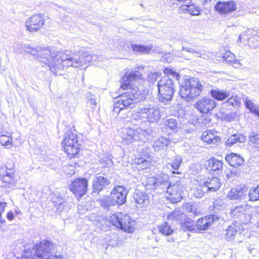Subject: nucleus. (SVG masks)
I'll return each mask as SVG.
<instances>
[{
  "instance_id": "obj_1",
  "label": "nucleus",
  "mask_w": 259,
  "mask_h": 259,
  "mask_svg": "<svg viewBox=\"0 0 259 259\" xmlns=\"http://www.w3.org/2000/svg\"><path fill=\"white\" fill-rule=\"evenodd\" d=\"M15 51L18 54L23 52L30 54L37 60L42 67L47 66L55 74L63 69L64 67H82L87 65L93 59L95 60V56H91L88 52L79 51L74 53L65 51L56 52L48 48L37 47L35 48L29 45L16 44Z\"/></svg>"
},
{
  "instance_id": "obj_2",
  "label": "nucleus",
  "mask_w": 259,
  "mask_h": 259,
  "mask_svg": "<svg viewBox=\"0 0 259 259\" xmlns=\"http://www.w3.org/2000/svg\"><path fill=\"white\" fill-rule=\"evenodd\" d=\"M140 78V73L137 71H127L122 77L121 88L127 91L117 97L115 100L113 112L119 118H123L126 115L125 112L128 108H132L134 103L138 102L143 91L139 87L132 85L133 81Z\"/></svg>"
},
{
  "instance_id": "obj_3",
  "label": "nucleus",
  "mask_w": 259,
  "mask_h": 259,
  "mask_svg": "<svg viewBox=\"0 0 259 259\" xmlns=\"http://www.w3.org/2000/svg\"><path fill=\"white\" fill-rule=\"evenodd\" d=\"M161 110L154 105H147L144 107L138 108L133 116L135 120L147 121L149 123H156L161 118Z\"/></svg>"
},
{
  "instance_id": "obj_4",
  "label": "nucleus",
  "mask_w": 259,
  "mask_h": 259,
  "mask_svg": "<svg viewBox=\"0 0 259 259\" xmlns=\"http://www.w3.org/2000/svg\"><path fill=\"white\" fill-rule=\"evenodd\" d=\"M175 81L168 76H162L158 82V100L167 105L171 101L175 92Z\"/></svg>"
},
{
  "instance_id": "obj_5",
  "label": "nucleus",
  "mask_w": 259,
  "mask_h": 259,
  "mask_svg": "<svg viewBox=\"0 0 259 259\" xmlns=\"http://www.w3.org/2000/svg\"><path fill=\"white\" fill-rule=\"evenodd\" d=\"M55 248V245L52 242L43 240L36 243L33 250L38 259H65L61 255L54 254Z\"/></svg>"
},
{
  "instance_id": "obj_6",
  "label": "nucleus",
  "mask_w": 259,
  "mask_h": 259,
  "mask_svg": "<svg viewBox=\"0 0 259 259\" xmlns=\"http://www.w3.org/2000/svg\"><path fill=\"white\" fill-rule=\"evenodd\" d=\"M202 91V85L194 78L186 79L182 82L180 88V95L185 99H192L200 95Z\"/></svg>"
},
{
  "instance_id": "obj_7",
  "label": "nucleus",
  "mask_w": 259,
  "mask_h": 259,
  "mask_svg": "<svg viewBox=\"0 0 259 259\" xmlns=\"http://www.w3.org/2000/svg\"><path fill=\"white\" fill-rule=\"evenodd\" d=\"M151 132L150 129L143 130L141 127L136 130L125 127L122 128L120 136L127 144H132L135 141H144Z\"/></svg>"
},
{
  "instance_id": "obj_8",
  "label": "nucleus",
  "mask_w": 259,
  "mask_h": 259,
  "mask_svg": "<svg viewBox=\"0 0 259 259\" xmlns=\"http://www.w3.org/2000/svg\"><path fill=\"white\" fill-rule=\"evenodd\" d=\"M167 220L170 222H177L180 225L181 229L185 232H193L195 230V223L192 219L187 217L186 214L179 210H175L167 216Z\"/></svg>"
},
{
  "instance_id": "obj_9",
  "label": "nucleus",
  "mask_w": 259,
  "mask_h": 259,
  "mask_svg": "<svg viewBox=\"0 0 259 259\" xmlns=\"http://www.w3.org/2000/svg\"><path fill=\"white\" fill-rule=\"evenodd\" d=\"M62 143L64 151L70 157L75 156L78 153L79 148L76 133L68 131Z\"/></svg>"
},
{
  "instance_id": "obj_10",
  "label": "nucleus",
  "mask_w": 259,
  "mask_h": 259,
  "mask_svg": "<svg viewBox=\"0 0 259 259\" xmlns=\"http://www.w3.org/2000/svg\"><path fill=\"white\" fill-rule=\"evenodd\" d=\"M110 222L125 232L132 233L134 231V222L131 221L130 217L126 214H113L110 217Z\"/></svg>"
},
{
  "instance_id": "obj_11",
  "label": "nucleus",
  "mask_w": 259,
  "mask_h": 259,
  "mask_svg": "<svg viewBox=\"0 0 259 259\" xmlns=\"http://www.w3.org/2000/svg\"><path fill=\"white\" fill-rule=\"evenodd\" d=\"M250 209L253 208L246 204L241 205L233 207L230 213L232 217L239 219L240 223L247 224L253 219L248 213Z\"/></svg>"
},
{
  "instance_id": "obj_12",
  "label": "nucleus",
  "mask_w": 259,
  "mask_h": 259,
  "mask_svg": "<svg viewBox=\"0 0 259 259\" xmlns=\"http://www.w3.org/2000/svg\"><path fill=\"white\" fill-rule=\"evenodd\" d=\"M166 198L172 203H175L180 201L182 199L183 187L180 181L171 185L168 182V185L165 188Z\"/></svg>"
},
{
  "instance_id": "obj_13",
  "label": "nucleus",
  "mask_w": 259,
  "mask_h": 259,
  "mask_svg": "<svg viewBox=\"0 0 259 259\" xmlns=\"http://www.w3.org/2000/svg\"><path fill=\"white\" fill-rule=\"evenodd\" d=\"M45 23L44 16L40 14H36L26 20L25 27L26 30L30 32H36L44 27Z\"/></svg>"
},
{
  "instance_id": "obj_14",
  "label": "nucleus",
  "mask_w": 259,
  "mask_h": 259,
  "mask_svg": "<svg viewBox=\"0 0 259 259\" xmlns=\"http://www.w3.org/2000/svg\"><path fill=\"white\" fill-rule=\"evenodd\" d=\"M127 192V190L124 186L116 185L112 190L109 196V199L114 205H122L126 201Z\"/></svg>"
},
{
  "instance_id": "obj_15",
  "label": "nucleus",
  "mask_w": 259,
  "mask_h": 259,
  "mask_svg": "<svg viewBox=\"0 0 259 259\" xmlns=\"http://www.w3.org/2000/svg\"><path fill=\"white\" fill-rule=\"evenodd\" d=\"M168 176L167 175L162 173L157 178L150 177L147 179L146 186L150 189H155L160 188L165 190V188L168 185Z\"/></svg>"
},
{
  "instance_id": "obj_16",
  "label": "nucleus",
  "mask_w": 259,
  "mask_h": 259,
  "mask_svg": "<svg viewBox=\"0 0 259 259\" xmlns=\"http://www.w3.org/2000/svg\"><path fill=\"white\" fill-rule=\"evenodd\" d=\"M88 181L84 178H78L73 180L69 186L70 190L76 196L81 197L87 192Z\"/></svg>"
},
{
  "instance_id": "obj_17",
  "label": "nucleus",
  "mask_w": 259,
  "mask_h": 259,
  "mask_svg": "<svg viewBox=\"0 0 259 259\" xmlns=\"http://www.w3.org/2000/svg\"><path fill=\"white\" fill-rule=\"evenodd\" d=\"M221 185L220 180L217 177L208 178L206 181L202 182L201 192L198 195L199 197H202L204 194L210 192H214L218 190Z\"/></svg>"
},
{
  "instance_id": "obj_18",
  "label": "nucleus",
  "mask_w": 259,
  "mask_h": 259,
  "mask_svg": "<svg viewBox=\"0 0 259 259\" xmlns=\"http://www.w3.org/2000/svg\"><path fill=\"white\" fill-rule=\"evenodd\" d=\"M216 104L213 99L204 97L198 100L195 107L200 113L206 114L211 111L215 107Z\"/></svg>"
},
{
  "instance_id": "obj_19",
  "label": "nucleus",
  "mask_w": 259,
  "mask_h": 259,
  "mask_svg": "<svg viewBox=\"0 0 259 259\" xmlns=\"http://www.w3.org/2000/svg\"><path fill=\"white\" fill-rule=\"evenodd\" d=\"M182 54L184 56L190 57V59L194 57H199L204 59H207L208 58V55L206 54L204 50L196 47L183 46L182 49Z\"/></svg>"
},
{
  "instance_id": "obj_20",
  "label": "nucleus",
  "mask_w": 259,
  "mask_h": 259,
  "mask_svg": "<svg viewBox=\"0 0 259 259\" xmlns=\"http://www.w3.org/2000/svg\"><path fill=\"white\" fill-rule=\"evenodd\" d=\"M204 167L210 174L219 175L223 170V163L222 161L212 157L205 162Z\"/></svg>"
},
{
  "instance_id": "obj_21",
  "label": "nucleus",
  "mask_w": 259,
  "mask_h": 259,
  "mask_svg": "<svg viewBox=\"0 0 259 259\" xmlns=\"http://www.w3.org/2000/svg\"><path fill=\"white\" fill-rule=\"evenodd\" d=\"M237 6L234 1L219 2L217 3L214 8L220 14H226L232 12L237 9Z\"/></svg>"
},
{
  "instance_id": "obj_22",
  "label": "nucleus",
  "mask_w": 259,
  "mask_h": 259,
  "mask_svg": "<svg viewBox=\"0 0 259 259\" xmlns=\"http://www.w3.org/2000/svg\"><path fill=\"white\" fill-rule=\"evenodd\" d=\"M218 220L219 218L217 215H208L198 220L196 223L197 228L200 230H205Z\"/></svg>"
},
{
  "instance_id": "obj_23",
  "label": "nucleus",
  "mask_w": 259,
  "mask_h": 259,
  "mask_svg": "<svg viewBox=\"0 0 259 259\" xmlns=\"http://www.w3.org/2000/svg\"><path fill=\"white\" fill-rule=\"evenodd\" d=\"M247 193L246 187L244 185L237 186L232 189L228 194V197L232 200L242 198Z\"/></svg>"
},
{
  "instance_id": "obj_24",
  "label": "nucleus",
  "mask_w": 259,
  "mask_h": 259,
  "mask_svg": "<svg viewBox=\"0 0 259 259\" xmlns=\"http://www.w3.org/2000/svg\"><path fill=\"white\" fill-rule=\"evenodd\" d=\"M202 140L208 144L217 145L220 141V138L214 131H206L202 133Z\"/></svg>"
},
{
  "instance_id": "obj_25",
  "label": "nucleus",
  "mask_w": 259,
  "mask_h": 259,
  "mask_svg": "<svg viewBox=\"0 0 259 259\" xmlns=\"http://www.w3.org/2000/svg\"><path fill=\"white\" fill-rule=\"evenodd\" d=\"M109 181L101 176H96L94 180L93 187L96 191H100L109 184Z\"/></svg>"
},
{
  "instance_id": "obj_26",
  "label": "nucleus",
  "mask_w": 259,
  "mask_h": 259,
  "mask_svg": "<svg viewBox=\"0 0 259 259\" xmlns=\"http://www.w3.org/2000/svg\"><path fill=\"white\" fill-rule=\"evenodd\" d=\"M134 198L136 203L141 205V207L145 206L149 203L148 195L143 191L137 190L134 194Z\"/></svg>"
},
{
  "instance_id": "obj_27",
  "label": "nucleus",
  "mask_w": 259,
  "mask_h": 259,
  "mask_svg": "<svg viewBox=\"0 0 259 259\" xmlns=\"http://www.w3.org/2000/svg\"><path fill=\"white\" fill-rule=\"evenodd\" d=\"M225 159L231 166L234 167L241 165L244 162L243 158L235 153H231L227 155Z\"/></svg>"
},
{
  "instance_id": "obj_28",
  "label": "nucleus",
  "mask_w": 259,
  "mask_h": 259,
  "mask_svg": "<svg viewBox=\"0 0 259 259\" xmlns=\"http://www.w3.org/2000/svg\"><path fill=\"white\" fill-rule=\"evenodd\" d=\"M240 230V226L239 223H237L235 221L229 226L228 228L225 231V236L226 239L232 240Z\"/></svg>"
},
{
  "instance_id": "obj_29",
  "label": "nucleus",
  "mask_w": 259,
  "mask_h": 259,
  "mask_svg": "<svg viewBox=\"0 0 259 259\" xmlns=\"http://www.w3.org/2000/svg\"><path fill=\"white\" fill-rule=\"evenodd\" d=\"M211 96L218 101H223L228 98L230 95L229 91L219 89H212L210 91Z\"/></svg>"
},
{
  "instance_id": "obj_30",
  "label": "nucleus",
  "mask_w": 259,
  "mask_h": 259,
  "mask_svg": "<svg viewBox=\"0 0 259 259\" xmlns=\"http://www.w3.org/2000/svg\"><path fill=\"white\" fill-rule=\"evenodd\" d=\"M130 46L131 49L134 52L143 54H147L150 53L153 48L152 45L145 46L131 44Z\"/></svg>"
},
{
  "instance_id": "obj_31",
  "label": "nucleus",
  "mask_w": 259,
  "mask_h": 259,
  "mask_svg": "<svg viewBox=\"0 0 259 259\" xmlns=\"http://www.w3.org/2000/svg\"><path fill=\"white\" fill-rule=\"evenodd\" d=\"M15 184L14 173L11 169H9L8 175L2 177L0 180V186L2 187H9L13 186Z\"/></svg>"
},
{
  "instance_id": "obj_32",
  "label": "nucleus",
  "mask_w": 259,
  "mask_h": 259,
  "mask_svg": "<svg viewBox=\"0 0 259 259\" xmlns=\"http://www.w3.org/2000/svg\"><path fill=\"white\" fill-rule=\"evenodd\" d=\"M167 165H169L174 170H178L182 162V158L179 155H175L171 159L169 157L166 158Z\"/></svg>"
},
{
  "instance_id": "obj_33",
  "label": "nucleus",
  "mask_w": 259,
  "mask_h": 259,
  "mask_svg": "<svg viewBox=\"0 0 259 259\" xmlns=\"http://www.w3.org/2000/svg\"><path fill=\"white\" fill-rule=\"evenodd\" d=\"M246 141L245 137L240 134H235L230 136L226 141V145L231 147L237 142L243 143Z\"/></svg>"
},
{
  "instance_id": "obj_34",
  "label": "nucleus",
  "mask_w": 259,
  "mask_h": 259,
  "mask_svg": "<svg viewBox=\"0 0 259 259\" xmlns=\"http://www.w3.org/2000/svg\"><path fill=\"white\" fill-rule=\"evenodd\" d=\"M163 124L171 131L176 133L179 131L180 127L176 119L170 118L163 121Z\"/></svg>"
},
{
  "instance_id": "obj_35",
  "label": "nucleus",
  "mask_w": 259,
  "mask_h": 259,
  "mask_svg": "<svg viewBox=\"0 0 259 259\" xmlns=\"http://www.w3.org/2000/svg\"><path fill=\"white\" fill-rule=\"evenodd\" d=\"M170 141L169 139L161 137L154 141L153 147L156 150H158L161 148H163L164 147L167 146L170 144Z\"/></svg>"
},
{
  "instance_id": "obj_36",
  "label": "nucleus",
  "mask_w": 259,
  "mask_h": 259,
  "mask_svg": "<svg viewBox=\"0 0 259 259\" xmlns=\"http://www.w3.org/2000/svg\"><path fill=\"white\" fill-rule=\"evenodd\" d=\"M158 228L159 233L164 235H170L174 232L171 227L166 222H163L161 225H158Z\"/></svg>"
},
{
  "instance_id": "obj_37",
  "label": "nucleus",
  "mask_w": 259,
  "mask_h": 259,
  "mask_svg": "<svg viewBox=\"0 0 259 259\" xmlns=\"http://www.w3.org/2000/svg\"><path fill=\"white\" fill-rule=\"evenodd\" d=\"M182 10L185 13H188L192 15L197 16L199 14V9L194 5H186L183 7Z\"/></svg>"
},
{
  "instance_id": "obj_38",
  "label": "nucleus",
  "mask_w": 259,
  "mask_h": 259,
  "mask_svg": "<svg viewBox=\"0 0 259 259\" xmlns=\"http://www.w3.org/2000/svg\"><path fill=\"white\" fill-rule=\"evenodd\" d=\"M52 200L54 206L56 207L57 211L61 212L64 208L63 199L59 196H53Z\"/></svg>"
},
{
  "instance_id": "obj_39",
  "label": "nucleus",
  "mask_w": 259,
  "mask_h": 259,
  "mask_svg": "<svg viewBox=\"0 0 259 259\" xmlns=\"http://www.w3.org/2000/svg\"><path fill=\"white\" fill-rule=\"evenodd\" d=\"M185 208L186 211L190 213L191 216H198L201 213L196 204L188 203L185 205Z\"/></svg>"
},
{
  "instance_id": "obj_40",
  "label": "nucleus",
  "mask_w": 259,
  "mask_h": 259,
  "mask_svg": "<svg viewBox=\"0 0 259 259\" xmlns=\"http://www.w3.org/2000/svg\"><path fill=\"white\" fill-rule=\"evenodd\" d=\"M0 144L4 146L10 148L12 146V138L5 135H0Z\"/></svg>"
},
{
  "instance_id": "obj_41",
  "label": "nucleus",
  "mask_w": 259,
  "mask_h": 259,
  "mask_svg": "<svg viewBox=\"0 0 259 259\" xmlns=\"http://www.w3.org/2000/svg\"><path fill=\"white\" fill-rule=\"evenodd\" d=\"M249 142L250 145L259 150V134L252 133L250 137Z\"/></svg>"
},
{
  "instance_id": "obj_42",
  "label": "nucleus",
  "mask_w": 259,
  "mask_h": 259,
  "mask_svg": "<svg viewBox=\"0 0 259 259\" xmlns=\"http://www.w3.org/2000/svg\"><path fill=\"white\" fill-rule=\"evenodd\" d=\"M226 103L233 107H237L240 103V98L237 96H232L227 100Z\"/></svg>"
},
{
  "instance_id": "obj_43",
  "label": "nucleus",
  "mask_w": 259,
  "mask_h": 259,
  "mask_svg": "<svg viewBox=\"0 0 259 259\" xmlns=\"http://www.w3.org/2000/svg\"><path fill=\"white\" fill-rule=\"evenodd\" d=\"M137 163L139 166V168L141 169H146L151 165V162L144 158H139L138 160Z\"/></svg>"
},
{
  "instance_id": "obj_44",
  "label": "nucleus",
  "mask_w": 259,
  "mask_h": 259,
  "mask_svg": "<svg viewBox=\"0 0 259 259\" xmlns=\"http://www.w3.org/2000/svg\"><path fill=\"white\" fill-rule=\"evenodd\" d=\"M256 190V187L249 191L248 195L251 201H256L259 199V193Z\"/></svg>"
},
{
  "instance_id": "obj_45",
  "label": "nucleus",
  "mask_w": 259,
  "mask_h": 259,
  "mask_svg": "<svg viewBox=\"0 0 259 259\" xmlns=\"http://www.w3.org/2000/svg\"><path fill=\"white\" fill-rule=\"evenodd\" d=\"M63 170L67 175H72L75 173V167L71 164L66 165L63 167Z\"/></svg>"
},
{
  "instance_id": "obj_46",
  "label": "nucleus",
  "mask_w": 259,
  "mask_h": 259,
  "mask_svg": "<svg viewBox=\"0 0 259 259\" xmlns=\"http://www.w3.org/2000/svg\"><path fill=\"white\" fill-rule=\"evenodd\" d=\"M223 59L227 63H233L236 62L235 57L233 54L230 52H227L223 56Z\"/></svg>"
},
{
  "instance_id": "obj_47",
  "label": "nucleus",
  "mask_w": 259,
  "mask_h": 259,
  "mask_svg": "<svg viewBox=\"0 0 259 259\" xmlns=\"http://www.w3.org/2000/svg\"><path fill=\"white\" fill-rule=\"evenodd\" d=\"M160 76L159 72H150L148 75V81L151 83L154 82Z\"/></svg>"
},
{
  "instance_id": "obj_48",
  "label": "nucleus",
  "mask_w": 259,
  "mask_h": 259,
  "mask_svg": "<svg viewBox=\"0 0 259 259\" xmlns=\"http://www.w3.org/2000/svg\"><path fill=\"white\" fill-rule=\"evenodd\" d=\"M243 101L245 107L249 110L252 108L255 105V104H254L252 101L250 100L248 97L246 96L243 98Z\"/></svg>"
},
{
  "instance_id": "obj_49",
  "label": "nucleus",
  "mask_w": 259,
  "mask_h": 259,
  "mask_svg": "<svg viewBox=\"0 0 259 259\" xmlns=\"http://www.w3.org/2000/svg\"><path fill=\"white\" fill-rule=\"evenodd\" d=\"M100 204L101 206L105 208H107L109 206L114 205V204H112V201L110 200V199H109V196L101 200Z\"/></svg>"
},
{
  "instance_id": "obj_50",
  "label": "nucleus",
  "mask_w": 259,
  "mask_h": 259,
  "mask_svg": "<svg viewBox=\"0 0 259 259\" xmlns=\"http://www.w3.org/2000/svg\"><path fill=\"white\" fill-rule=\"evenodd\" d=\"M101 163L103 166L108 167L112 165V161L111 158L107 157L100 159Z\"/></svg>"
},
{
  "instance_id": "obj_51",
  "label": "nucleus",
  "mask_w": 259,
  "mask_h": 259,
  "mask_svg": "<svg viewBox=\"0 0 259 259\" xmlns=\"http://www.w3.org/2000/svg\"><path fill=\"white\" fill-rule=\"evenodd\" d=\"M7 205V203L5 202H0V223L1 224L5 222V220L2 218V215Z\"/></svg>"
},
{
  "instance_id": "obj_52",
  "label": "nucleus",
  "mask_w": 259,
  "mask_h": 259,
  "mask_svg": "<svg viewBox=\"0 0 259 259\" xmlns=\"http://www.w3.org/2000/svg\"><path fill=\"white\" fill-rule=\"evenodd\" d=\"M9 172V170H8V168L6 166H3L0 168V179H1L2 177H4L7 175Z\"/></svg>"
},
{
  "instance_id": "obj_53",
  "label": "nucleus",
  "mask_w": 259,
  "mask_h": 259,
  "mask_svg": "<svg viewBox=\"0 0 259 259\" xmlns=\"http://www.w3.org/2000/svg\"><path fill=\"white\" fill-rule=\"evenodd\" d=\"M249 110L252 113L259 117V105H255L252 108L250 109Z\"/></svg>"
},
{
  "instance_id": "obj_54",
  "label": "nucleus",
  "mask_w": 259,
  "mask_h": 259,
  "mask_svg": "<svg viewBox=\"0 0 259 259\" xmlns=\"http://www.w3.org/2000/svg\"><path fill=\"white\" fill-rule=\"evenodd\" d=\"M249 110L252 113L259 117V105H255L252 108L250 109Z\"/></svg>"
},
{
  "instance_id": "obj_55",
  "label": "nucleus",
  "mask_w": 259,
  "mask_h": 259,
  "mask_svg": "<svg viewBox=\"0 0 259 259\" xmlns=\"http://www.w3.org/2000/svg\"><path fill=\"white\" fill-rule=\"evenodd\" d=\"M164 72L166 74H173L174 76H178L179 74L175 71H172L171 69L168 68H165L164 70Z\"/></svg>"
},
{
  "instance_id": "obj_56",
  "label": "nucleus",
  "mask_w": 259,
  "mask_h": 259,
  "mask_svg": "<svg viewBox=\"0 0 259 259\" xmlns=\"http://www.w3.org/2000/svg\"><path fill=\"white\" fill-rule=\"evenodd\" d=\"M202 187V182L200 184V185L196 188V190L194 192V194L195 196L197 198H201V197H198V195L201 192L200 187Z\"/></svg>"
},
{
  "instance_id": "obj_57",
  "label": "nucleus",
  "mask_w": 259,
  "mask_h": 259,
  "mask_svg": "<svg viewBox=\"0 0 259 259\" xmlns=\"http://www.w3.org/2000/svg\"><path fill=\"white\" fill-rule=\"evenodd\" d=\"M88 103L91 105H96L97 104V102L96 99L93 97H90V98L88 99Z\"/></svg>"
},
{
  "instance_id": "obj_58",
  "label": "nucleus",
  "mask_w": 259,
  "mask_h": 259,
  "mask_svg": "<svg viewBox=\"0 0 259 259\" xmlns=\"http://www.w3.org/2000/svg\"><path fill=\"white\" fill-rule=\"evenodd\" d=\"M7 218L9 221H12L14 218V215L12 211H9L7 214Z\"/></svg>"
},
{
  "instance_id": "obj_59",
  "label": "nucleus",
  "mask_w": 259,
  "mask_h": 259,
  "mask_svg": "<svg viewBox=\"0 0 259 259\" xmlns=\"http://www.w3.org/2000/svg\"><path fill=\"white\" fill-rule=\"evenodd\" d=\"M246 36V33H243L242 34H240V35L239 36L238 41L240 42H242V39L243 38H244V36Z\"/></svg>"
},
{
  "instance_id": "obj_60",
  "label": "nucleus",
  "mask_w": 259,
  "mask_h": 259,
  "mask_svg": "<svg viewBox=\"0 0 259 259\" xmlns=\"http://www.w3.org/2000/svg\"><path fill=\"white\" fill-rule=\"evenodd\" d=\"M2 68H3V66L2 65V59H1V57H0V70H3Z\"/></svg>"
},
{
  "instance_id": "obj_61",
  "label": "nucleus",
  "mask_w": 259,
  "mask_h": 259,
  "mask_svg": "<svg viewBox=\"0 0 259 259\" xmlns=\"http://www.w3.org/2000/svg\"><path fill=\"white\" fill-rule=\"evenodd\" d=\"M20 213V210L19 209L15 210L16 214H19Z\"/></svg>"
},
{
  "instance_id": "obj_62",
  "label": "nucleus",
  "mask_w": 259,
  "mask_h": 259,
  "mask_svg": "<svg viewBox=\"0 0 259 259\" xmlns=\"http://www.w3.org/2000/svg\"><path fill=\"white\" fill-rule=\"evenodd\" d=\"M155 240L156 242H158L160 240V238L159 237H155Z\"/></svg>"
},
{
  "instance_id": "obj_63",
  "label": "nucleus",
  "mask_w": 259,
  "mask_h": 259,
  "mask_svg": "<svg viewBox=\"0 0 259 259\" xmlns=\"http://www.w3.org/2000/svg\"><path fill=\"white\" fill-rule=\"evenodd\" d=\"M23 259H33V258L26 256V257H24Z\"/></svg>"
},
{
  "instance_id": "obj_64",
  "label": "nucleus",
  "mask_w": 259,
  "mask_h": 259,
  "mask_svg": "<svg viewBox=\"0 0 259 259\" xmlns=\"http://www.w3.org/2000/svg\"><path fill=\"white\" fill-rule=\"evenodd\" d=\"M172 172H173V174H176L175 171H173ZM176 174H178V172H176Z\"/></svg>"
}]
</instances>
